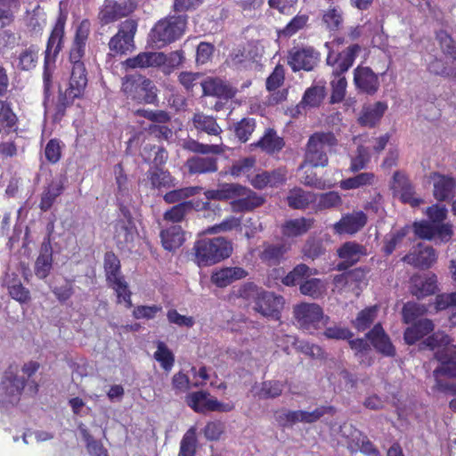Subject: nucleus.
I'll list each match as a JSON object with an SVG mask.
<instances>
[{"instance_id": "obj_49", "label": "nucleus", "mask_w": 456, "mask_h": 456, "mask_svg": "<svg viewBox=\"0 0 456 456\" xmlns=\"http://www.w3.org/2000/svg\"><path fill=\"white\" fill-rule=\"evenodd\" d=\"M299 289L303 295L317 299L323 297L326 293L327 286L321 279L306 278V280L300 284Z\"/></svg>"}, {"instance_id": "obj_14", "label": "nucleus", "mask_w": 456, "mask_h": 456, "mask_svg": "<svg viewBox=\"0 0 456 456\" xmlns=\"http://www.w3.org/2000/svg\"><path fill=\"white\" fill-rule=\"evenodd\" d=\"M65 23L66 18L59 16L52 29L45 51V61L46 64L55 62L56 57L64 45Z\"/></svg>"}, {"instance_id": "obj_61", "label": "nucleus", "mask_w": 456, "mask_h": 456, "mask_svg": "<svg viewBox=\"0 0 456 456\" xmlns=\"http://www.w3.org/2000/svg\"><path fill=\"white\" fill-rule=\"evenodd\" d=\"M197 443L196 430L191 428L181 440L178 456H195Z\"/></svg>"}, {"instance_id": "obj_24", "label": "nucleus", "mask_w": 456, "mask_h": 456, "mask_svg": "<svg viewBox=\"0 0 456 456\" xmlns=\"http://www.w3.org/2000/svg\"><path fill=\"white\" fill-rule=\"evenodd\" d=\"M354 82L362 92L373 94L379 86L378 76L368 67H357L354 72Z\"/></svg>"}, {"instance_id": "obj_4", "label": "nucleus", "mask_w": 456, "mask_h": 456, "mask_svg": "<svg viewBox=\"0 0 456 456\" xmlns=\"http://www.w3.org/2000/svg\"><path fill=\"white\" fill-rule=\"evenodd\" d=\"M240 296L246 299H254L253 309L261 315L279 320L284 305V298L272 292L260 290L253 283L245 284L240 289Z\"/></svg>"}, {"instance_id": "obj_7", "label": "nucleus", "mask_w": 456, "mask_h": 456, "mask_svg": "<svg viewBox=\"0 0 456 456\" xmlns=\"http://www.w3.org/2000/svg\"><path fill=\"white\" fill-rule=\"evenodd\" d=\"M122 91L126 96L138 103L154 104L158 101V89L154 83L141 75L123 78Z\"/></svg>"}, {"instance_id": "obj_17", "label": "nucleus", "mask_w": 456, "mask_h": 456, "mask_svg": "<svg viewBox=\"0 0 456 456\" xmlns=\"http://www.w3.org/2000/svg\"><path fill=\"white\" fill-rule=\"evenodd\" d=\"M338 257L342 260L338 265V270L344 271L350 266L357 264L362 257L368 255L366 246L356 241L351 240L343 243L338 249Z\"/></svg>"}, {"instance_id": "obj_51", "label": "nucleus", "mask_w": 456, "mask_h": 456, "mask_svg": "<svg viewBox=\"0 0 456 456\" xmlns=\"http://www.w3.org/2000/svg\"><path fill=\"white\" fill-rule=\"evenodd\" d=\"M316 270H313L305 264L297 265L283 279L282 283L286 286H294L297 283L304 282L303 280L315 274Z\"/></svg>"}, {"instance_id": "obj_22", "label": "nucleus", "mask_w": 456, "mask_h": 456, "mask_svg": "<svg viewBox=\"0 0 456 456\" xmlns=\"http://www.w3.org/2000/svg\"><path fill=\"white\" fill-rule=\"evenodd\" d=\"M436 260V254L433 248L423 247L419 244L411 253L403 257V261L419 268H429Z\"/></svg>"}, {"instance_id": "obj_6", "label": "nucleus", "mask_w": 456, "mask_h": 456, "mask_svg": "<svg viewBox=\"0 0 456 456\" xmlns=\"http://www.w3.org/2000/svg\"><path fill=\"white\" fill-rule=\"evenodd\" d=\"M187 15L169 16L159 20L151 28L149 38L157 48L179 39L185 32Z\"/></svg>"}, {"instance_id": "obj_15", "label": "nucleus", "mask_w": 456, "mask_h": 456, "mask_svg": "<svg viewBox=\"0 0 456 456\" xmlns=\"http://www.w3.org/2000/svg\"><path fill=\"white\" fill-rule=\"evenodd\" d=\"M319 54L312 47H293L288 56V63L293 71L312 70L318 63Z\"/></svg>"}, {"instance_id": "obj_63", "label": "nucleus", "mask_w": 456, "mask_h": 456, "mask_svg": "<svg viewBox=\"0 0 456 456\" xmlns=\"http://www.w3.org/2000/svg\"><path fill=\"white\" fill-rule=\"evenodd\" d=\"M377 306H370L361 311L353 322L354 326L360 331L368 329L377 317Z\"/></svg>"}, {"instance_id": "obj_40", "label": "nucleus", "mask_w": 456, "mask_h": 456, "mask_svg": "<svg viewBox=\"0 0 456 456\" xmlns=\"http://www.w3.org/2000/svg\"><path fill=\"white\" fill-rule=\"evenodd\" d=\"M163 247L171 251L179 248L184 241V234L180 225H171L160 232Z\"/></svg>"}, {"instance_id": "obj_39", "label": "nucleus", "mask_w": 456, "mask_h": 456, "mask_svg": "<svg viewBox=\"0 0 456 456\" xmlns=\"http://www.w3.org/2000/svg\"><path fill=\"white\" fill-rule=\"evenodd\" d=\"M387 109V104L381 102L364 107L359 117V123L364 126H374L384 115Z\"/></svg>"}, {"instance_id": "obj_3", "label": "nucleus", "mask_w": 456, "mask_h": 456, "mask_svg": "<svg viewBox=\"0 0 456 456\" xmlns=\"http://www.w3.org/2000/svg\"><path fill=\"white\" fill-rule=\"evenodd\" d=\"M232 243L224 237L201 239L194 243V261L199 266H208L228 258Z\"/></svg>"}, {"instance_id": "obj_16", "label": "nucleus", "mask_w": 456, "mask_h": 456, "mask_svg": "<svg viewBox=\"0 0 456 456\" xmlns=\"http://www.w3.org/2000/svg\"><path fill=\"white\" fill-rule=\"evenodd\" d=\"M391 190L395 197H398L403 203L411 207H418L422 200L415 196V191L409 178L402 172H395L393 175Z\"/></svg>"}, {"instance_id": "obj_30", "label": "nucleus", "mask_w": 456, "mask_h": 456, "mask_svg": "<svg viewBox=\"0 0 456 456\" xmlns=\"http://www.w3.org/2000/svg\"><path fill=\"white\" fill-rule=\"evenodd\" d=\"M247 275L248 272L241 267H225L213 272L211 281L219 288H224Z\"/></svg>"}, {"instance_id": "obj_13", "label": "nucleus", "mask_w": 456, "mask_h": 456, "mask_svg": "<svg viewBox=\"0 0 456 456\" xmlns=\"http://www.w3.org/2000/svg\"><path fill=\"white\" fill-rule=\"evenodd\" d=\"M134 9L135 4L132 1L123 0L121 2H115L113 0H106L100 9L98 19L102 24H109L129 15Z\"/></svg>"}, {"instance_id": "obj_21", "label": "nucleus", "mask_w": 456, "mask_h": 456, "mask_svg": "<svg viewBox=\"0 0 456 456\" xmlns=\"http://www.w3.org/2000/svg\"><path fill=\"white\" fill-rule=\"evenodd\" d=\"M286 179L287 170L280 167L272 171L257 173L250 179V183L256 189L262 190L267 186L278 187L283 184Z\"/></svg>"}, {"instance_id": "obj_64", "label": "nucleus", "mask_w": 456, "mask_h": 456, "mask_svg": "<svg viewBox=\"0 0 456 456\" xmlns=\"http://www.w3.org/2000/svg\"><path fill=\"white\" fill-rule=\"evenodd\" d=\"M154 358L167 371H169L174 366L175 356L163 342L158 343L157 350L154 353Z\"/></svg>"}, {"instance_id": "obj_9", "label": "nucleus", "mask_w": 456, "mask_h": 456, "mask_svg": "<svg viewBox=\"0 0 456 456\" xmlns=\"http://www.w3.org/2000/svg\"><path fill=\"white\" fill-rule=\"evenodd\" d=\"M138 24L134 20H126L118 26V30L110 42L109 48L117 54H124L134 47V36Z\"/></svg>"}, {"instance_id": "obj_47", "label": "nucleus", "mask_w": 456, "mask_h": 456, "mask_svg": "<svg viewBox=\"0 0 456 456\" xmlns=\"http://www.w3.org/2000/svg\"><path fill=\"white\" fill-rule=\"evenodd\" d=\"M141 154L145 162H152L154 164L153 167H161L168 159V153L163 147L151 144H146Z\"/></svg>"}, {"instance_id": "obj_62", "label": "nucleus", "mask_w": 456, "mask_h": 456, "mask_svg": "<svg viewBox=\"0 0 456 456\" xmlns=\"http://www.w3.org/2000/svg\"><path fill=\"white\" fill-rule=\"evenodd\" d=\"M408 228L404 227L388 233L384 239L383 250L386 255H391L395 249L402 243L403 238L408 233Z\"/></svg>"}, {"instance_id": "obj_34", "label": "nucleus", "mask_w": 456, "mask_h": 456, "mask_svg": "<svg viewBox=\"0 0 456 456\" xmlns=\"http://www.w3.org/2000/svg\"><path fill=\"white\" fill-rule=\"evenodd\" d=\"M39 59V47L31 45L23 48L15 57L16 68L20 71H31L37 66Z\"/></svg>"}, {"instance_id": "obj_57", "label": "nucleus", "mask_w": 456, "mask_h": 456, "mask_svg": "<svg viewBox=\"0 0 456 456\" xmlns=\"http://www.w3.org/2000/svg\"><path fill=\"white\" fill-rule=\"evenodd\" d=\"M326 94L324 85H314L304 94L302 103L310 107H317L321 104Z\"/></svg>"}, {"instance_id": "obj_48", "label": "nucleus", "mask_w": 456, "mask_h": 456, "mask_svg": "<svg viewBox=\"0 0 456 456\" xmlns=\"http://www.w3.org/2000/svg\"><path fill=\"white\" fill-rule=\"evenodd\" d=\"M183 147L187 151L200 154H222L225 151L226 148L222 142L204 144L193 139L184 141Z\"/></svg>"}, {"instance_id": "obj_59", "label": "nucleus", "mask_w": 456, "mask_h": 456, "mask_svg": "<svg viewBox=\"0 0 456 456\" xmlns=\"http://www.w3.org/2000/svg\"><path fill=\"white\" fill-rule=\"evenodd\" d=\"M201 188L198 186L176 189L167 192L163 199L168 204H174L196 195Z\"/></svg>"}, {"instance_id": "obj_10", "label": "nucleus", "mask_w": 456, "mask_h": 456, "mask_svg": "<svg viewBox=\"0 0 456 456\" xmlns=\"http://www.w3.org/2000/svg\"><path fill=\"white\" fill-rule=\"evenodd\" d=\"M25 386V379L12 371L5 373L0 385V406L7 409L20 401Z\"/></svg>"}, {"instance_id": "obj_26", "label": "nucleus", "mask_w": 456, "mask_h": 456, "mask_svg": "<svg viewBox=\"0 0 456 456\" xmlns=\"http://www.w3.org/2000/svg\"><path fill=\"white\" fill-rule=\"evenodd\" d=\"M436 358L441 362V365L433 371L436 379L441 374L456 377V344L442 351H437Z\"/></svg>"}, {"instance_id": "obj_60", "label": "nucleus", "mask_w": 456, "mask_h": 456, "mask_svg": "<svg viewBox=\"0 0 456 456\" xmlns=\"http://www.w3.org/2000/svg\"><path fill=\"white\" fill-rule=\"evenodd\" d=\"M370 159L369 148L364 145H359L355 155L351 158L349 171L356 173L366 167Z\"/></svg>"}, {"instance_id": "obj_29", "label": "nucleus", "mask_w": 456, "mask_h": 456, "mask_svg": "<svg viewBox=\"0 0 456 456\" xmlns=\"http://www.w3.org/2000/svg\"><path fill=\"white\" fill-rule=\"evenodd\" d=\"M436 281L434 274L414 275L411 280V291L418 298H423L436 292Z\"/></svg>"}, {"instance_id": "obj_41", "label": "nucleus", "mask_w": 456, "mask_h": 456, "mask_svg": "<svg viewBox=\"0 0 456 456\" xmlns=\"http://www.w3.org/2000/svg\"><path fill=\"white\" fill-rule=\"evenodd\" d=\"M343 21V11L339 6H330L322 11V22L327 30L338 31L342 27Z\"/></svg>"}, {"instance_id": "obj_11", "label": "nucleus", "mask_w": 456, "mask_h": 456, "mask_svg": "<svg viewBox=\"0 0 456 456\" xmlns=\"http://www.w3.org/2000/svg\"><path fill=\"white\" fill-rule=\"evenodd\" d=\"M412 229L418 238L427 240L437 237L441 242H447L453 235L452 226L450 224L437 225L429 221H420L413 223Z\"/></svg>"}, {"instance_id": "obj_53", "label": "nucleus", "mask_w": 456, "mask_h": 456, "mask_svg": "<svg viewBox=\"0 0 456 456\" xmlns=\"http://www.w3.org/2000/svg\"><path fill=\"white\" fill-rule=\"evenodd\" d=\"M375 181V175L371 172L360 173L353 177L346 178L340 182V187L344 190L358 189L367 185H372Z\"/></svg>"}, {"instance_id": "obj_20", "label": "nucleus", "mask_w": 456, "mask_h": 456, "mask_svg": "<svg viewBox=\"0 0 456 456\" xmlns=\"http://www.w3.org/2000/svg\"><path fill=\"white\" fill-rule=\"evenodd\" d=\"M367 223V216L362 211H354L342 216L334 224V230L338 234H354L362 230Z\"/></svg>"}, {"instance_id": "obj_37", "label": "nucleus", "mask_w": 456, "mask_h": 456, "mask_svg": "<svg viewBox=\"0 0 456 456\" xmlns=\"http://www.w3.org/2000/svg\"><path fill=\"white\" fill-rule=\"evenodd\" d=\"M191 121L196 130L204 132L208 135L217 136L223 131L214 117L206 115L203 112L195 113Z\"/></svg>"}, {"instance_id": "obj_54", "label": "nucleus", "mask_w": 456, "mask_h": 456, "mask_svg": "<svg viewBox=\"0 0 456 456\" xmlns=\"http://www.w3.org/2000/svg\"><path fill=\"white\" fill-rule=\"evenodd\" d=\"M19 7V0H0V29L13 21L14 12Z\"/></svg>"}, {"instance_id": "obj_46", "label": "nucleus", "mask_w": 456, "mask_h": 456, "mask_svg": "<svg viewBox=\"0 0 456 456\" xmlns=\"http://www.w3.org/2000/svg\"><path fill=\"white\" fill-rule=\"evenodd\" d=\"M232 202L234 209L239 211H251L264 204L265 199L256 192L246 188L245 194Z\"/></svg>"}, {"instance_id": "obj_1", "label": "nucleus", "mask_w": 456, "mask_h": 456, "mask_svg": "<svg viewBox=\"0 0 456 456\" xmlns=\"http://www.w3.org/2000/svg\"><path fill=\"white\" fill-rule=\"evenodd\" d=\"M90 32L91 22L87 19L82 20L76 28L69 49V62L72 67L69 87L64 93L60 92L59 94L55 106V118H61L64 115L66 108L70 106L76 98L82 96L86 89L87 76L84 59Z\"/></svg>"}, {"instance_id": "obj_28", "label": "nucleus", "mask_w": 456, "mask_h": 456, "mask_svg": "<svg viewBox=\"0 0 456 456\" xmlns=\"http://www.w3.org/2000/svg\"><path fill=\"white\" fill-rule=\"evenodd\" d=\"M53 267V248L50 242V238L44 239L39 256L35 263V274L39 279H45L50 273Z\"/></svg>"}, {"instance_id": "obj_12", "label": "nucleus", "mask_w": 456, "mask_h": 456, "mask_svg": "<svg viewBox=\"0 0 456 456\" xmlns=\"http://www.w3.org/2000/svg\"><path fill=\"white\" fill-rule=\"evenodd\" d=\"M188 405L197 412L206 411L229 412L234 408L232 403H221L216 398L209 397V395L203 391L191 394L188 396Z\"/></svg>"}, {"instance_id": "obj_32", "label": "nucleus", "mask_w": 456, "mask_h": 456, "mask_svg": "<svg viewBox=\"0 0 456 456\" xmlns=\"http://www.w3.org/2000/svg\"><path fill=\"white\" fill-rule=\"evenodd\" d=\"M367 338L370 340L376 350L382 354L386 356L395 355V349L380 324H376L373 329L367 333Z\"/></svg>"}, {"instance_id": "obj_33", "label": "nucleus", "mask_w": 456, "mask_h": 456, "mask_svg": "<svg viewBox=\"0 0 456 456\" xmlns=\"http://www.w3.org/2000/svg\"><path fill=\"white\" fill-rule=\"evenodd\" d=\"M185 167L191 175L215 173L217 171V161L213 157L194 156L187 159Z\"/></svg>"}, {"instance_id": "obj_44", "label": "nucleus", "mask_w": 456, "mask_h": 456, "mask_svg": "<svg viewBox=\"0 0 456 456\" xmlns=\"http://www.w3.org/2000/svg\"><path fill=\"white\" fill-rule=\"evenodd\" d=\"M314 220L310 218L291 219L282 225V233L288 237H297L305 233L313 227Z\"/></svg>"}, {"instance_id": "obj_19", "label": "nucleus", "mask_w": 456, "mask_h": 456, "mask_svg": "<svg viewBox=\"0 0 456 456\" xmlns=\"http://www.w3.org/2000/svg\"><path fill=\"white\" fill-rule=\"evenodd\" d=\"M433 183V195L438 201H445L453 197L456 181L453 177L435 172L430 175Z\"/></svg>"}, {"instance_id": "obj_55", "label": "nucleus", "mask_w": 456, "mask_h": 456, "mask_svg": "<svg viewBox=\"0 0 456 456\" xmlns=\"http://www.w3.org/2000/svg\"><path fill=\"white\" fill-rule=\"evenodd\" d=\"M18 117L8 100H0V127L12 129L17 124Z\"/></svg>"}, {"instance_id": "obj_50", "label": "nucleus", "mask_w": 456, "mask_h": 456, "mask_svg": "<svg viewBox=\"0 0 456 456\" xmlns=\"http://www.w3.org/2000/svg\"><path fill=\"white\" fill-rule=\"evenodd\" d=\"M282 390V383L276 380L265 381L253 388L254 395L262 399L275 398L281 395Z\"/></svg>"}, {"instance_id": "obj_18", "label": "nucleus", "mask_w": 456, "mask_h": 456, "mask_svg": "<svg viewBox=\"0 0 456 456\" xmlns=\"http://www.w3.org/2000/svg\"><path fill=\"white\" fill-rule=\"evenodd\" d=\"M332 407H320L313 411H284L278 414L277 419L283 426L293 425L297 422L313 423L325 413L332 411Z\"/></svg>"}, {"instance_id": "obj_27", "label": "nucleus", "mask_w": 456, "mask_h": 456, "mask_svg": "<svg viewBox=\"0 0 456 456\" xmlns=\"http://www.w3.org/2000/svg\"><path fill=\"white\" fill-rule=\"evenodd\" d=\"M246 187L238 183H220L216 189L208 190L204 195L208 200H233L245 194Z\"/></svg>"}, {"instance_id": "obj_52", "label": "nucleus", "mask_w": 456, "mask_h": 456, "mask_svg": "<svg viewBox=\"0 0 456 456\" xmlns=\"http://www.w3.org/2000/svg\"><path fill=\"white\" fill-rule=\"evenodd\" d=\"M63 191V186L61 182H52L43 191L39 208L43 211H47L51 208L57 197H59Z\"/></svg>"}, {"instance_id": "obj_36", "label": "nucleus", "mask_w": 456, "mask_h": 456, "mask_svg": "<svg viewBox=\"0 0 456 456\" xmlns=\"http://www.w3.org/2000/svg\"><path fill=\"white\" fill-rule=\"evenodd\" d=\"M4 284L7 287L9 295L14 300L26 303L30 299L29 290L23 287L16 273H6Z\"/></svg>"}, {"instance_id": "obj_42", "label": "nucleus", "mask_w": 456, "mask_h": 456, "mask_svg": "<svg viewBox=\"0 0 456 456\" xmlns=\"http://www.w3.org/2000/svg\"><path fill=\"white\" fill-rule=\"evenodd\" d=\"M288 248L284 244L265 243L259 256L267 265H276L280 264Z\"/></svg>"}, {"instance_id": "obj_45", "label": "nucleus", "mask_w": 456, "mask_h": 456, "mask_svg": "<svg viewBox=\"0 0 456 456\" xmlns=\"http://www.w3.org/2000/svg\"><path fill=\"white\" fill-rule=\"evenodd\" d=\"M316 200V195L310 191H305L301 188H294L289 191L287 201L289 207L295 209H302L310 203Z\"/></svg>"}, {"instance_id": "obj_35", "label": "nucleus", "mask_w": 456, "mask_h": 456, "mask_svg": "<svg viewBox=\"0 0 456 456\" xmlns=\"http://www.w3.org/2000/svg\"><path fill=\"white\" fill-rule=\"evenodd\" d=\"M114 240L118 248L128 247L134 240V226L130 219H120L115 224Z\"/></svg>"}, {"instance_id": "obj_23", "label": "nucleus", "mask_w": 456, "mask_h": 456, "mask_svg": "<svg viewBox=\"0 0 456 456\" xmlns=\"http://www.w3.org/2000/svg\"><path fill=\"white\" fill-rule=\"evenodd\" d=\"M204 95L231 99L235 90L225 81L218 77H207L200 82Z\"/></svg>"}, {"instance_id": "obj_43", "label": "nucleus", "mask_w": 456, "mask_h": 456, "mask_svg": "<svg viewBox=\"0 0 456 456\" xmlns=\"http://www.w3.org/2000/svg\"><path fill=\"white\" fill-rule=\"evenodd\" d=\"M267 153H273L282 149V138L277 135L273 129H266L264 135L254 144Z\"/></svg>"}, {"instance_id": "obj_38", "label": "nucleus", "mask_w": 456, "mask_h": 456, "mask_svg": "<svg viewBox=\"0 0 456 456\" xmlns=\"http://www.w3.org/2000/svg\"><path fill=\"white\" fill-rule=\"evenodd\" d=\"M434 323L429 319H420L404 331V340L407 344L412 345L419 338L434 330Z\"/></svg>"}, {"instance_id": "obj_8", "label": "nucleus", "mask_w": 456, "mask_h": 456, "mask_svg": "<svg viewBox=\"0 0 456 456\" xmlns=\"http://www.w3.org/2000/svg\"><path fill=\"white\" fill-rule=\"evenodd\" d=\"M293 314L297 325L308 333H313L329 320L323 314L322 307L314 303L297 305L294 307Z\"/></svg>"}, {"instance_id": "obj_25", "label": "nucleus", "mask_w": 456, "mask_h": 456, "mask_svg": "<svg viewBox=\"0 0 456 456\" xmlns=\"http://www.w3.org/2000/svg\"><path fill=\"white\" fill-rule=\"evenodd\" d=\"M164 53L142 52L137 55L128 58L124 61L127 69H146L161 67L164 61Z\"/></svg>"}, {"instance_id": "obj_58", "label": "nucleus", "mask_w": 456, "mask_h": 456, "mask_svg": "<svg viewBox=\"0 0 456 456\" xmlns=\"http://www.w3.org/2000/svg\"><path fill=\"white\" fill-rule=\"evenodd\" d=\"M104 269L106 273L107 281L112 282L122 279L120 275V263L118 258L110 252L105 254L104 256Z\"/></svg>"}, {"instance_id": "obj_56", "label": "nucleus", "mask_w": 456, "mask_h": 456, "mask_svg": "<svg viewBox=\"0 0 456 456\" xmlns=\"http://www.w3.org/2000/svg\"><path fill=\"white\" fill-rule=\"evenodd\" d=\"M192 208L193 201L191 200L180 202L165 212L164 219L173 223H180Z\"/></svg>"}, {"instance_id": "obj_5", "label": "nucleus", "mask_w": 456, "mask_h": 456, "mask_svg": "<svg viewBox=\"0 0 456 456\" xmlns=\"http://www.w3.org/2000/svg\"><path fill=\"white\" fill-rule=\"evenodd\" d=\"M338 144L335 134L331 132H316L313 134L306 143L304 163L312 167H324L329 163L328 152Z\"/></svg>"}, {"instance_id": "obj_2", "label": "nucleus", "mask_w": 456, "mask_h": 456, "mask_svg": "<svg viewBox=\"0 0 456 456\" xmlns=\"http://www.w3.org/2000/svg\"><path fill=\"white\" fill-rule=\"evenodd\" d=\"M360 50L361 47L358 45H352L337 55L333 53L328 54L326 61L328 65L332 67V75L334 77L330 81L332 89L331 103L340 102L345 98L347 83L342 74L352 67Z\"/></svg>"}, {"instance_id": "obj_31", "label": "nucleus", "mask_w": 456, "mask_h": 456, "mask_svg": "<svg viewBox=\"0 0 456 456\" xmlns=\"http://www.w3.org/2000/svg\"><path fill=\"white\" fill-rule=\"evenodd\" d=\"M146 176L151 189H169L177 184L176 179L171 175L170 172L162 167H151Z\"/></svg>"}]
</instances>
